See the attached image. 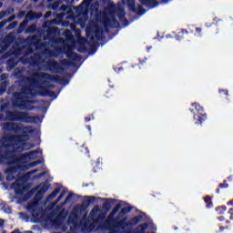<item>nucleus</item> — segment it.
Listing matches in <instances>:
<instances>
[{
	"label": "nucleus",
	"mask_w": 233,
	"mask_h": 233,
	"mask_svg": "<svg viewBox=\"0 0 233 233\" xmlns=\"http://www.w3.org/2000/svg\"><path fill=\"white\" fill-rule=\"evenodd\" d=\"M6 118L9 119V121H22V123H34V121H35V118L31 116L28 113L19 111H8L6 113Z\"/></svg>",
	"instance_id": "obj_3"
},
{
	"label": "nucleus",
	"mask_w": 233,
	"mask_h": 233,
	"mask_svg": "<svg viewBox=\"0 0 233 233\" xmlns=\"http://www.w3.org/2000/svg\"><path fill=\"white\" fill-rule=\"evenodd\" d=\"M15 100H14V106L15 108H20V110H30V107H28V100H26V97H28V93L26 90H23L21 93H15Z\"/></svg>",
	"instance_id": "obj_4"
},
{
	"label": "nucleus",
	"mask_w": 233,
	"mask_h": 233,
	"mask_svg": "<svg viewBox=\"0 0 233 233\" xmlns=\"http://www.w3.org/2000/svg\"><path fill=\"white\" fill-rule=\"evenodd\" d=\"M5 16V13H0V17Z\"/></svg>",
	"instance_id": "obj_26"
},
{
	"label": "nucleus",
	"mask_w": 233,
	"mask_h": 233,
	"mask_svg": "<svg viewBox=\"0 0 233 233\" xmlns=\"http://www.w3.org/2000/svg\"><path fill=\"white\" fill-rule=\"evenodd\" d=\"M204 201H206V203H208L210 201V198H205Z\"/></svg>",
	"instance_id": "obj_22"
},
{
	"label": "nucleus",
	"mask_w": 233,
	"mask_h": 233,
	"mask_svg": "<svg viewBox=\"0 0 233 233\" xmlns=\"http://www.w3.org/2000/svg\"><path fill=\"white\" fill-rule=\"evenodd\" d=\"M88 0H85L82 5L77 8L76 12L79 15V17H82L79 19V23L81 26H85V22L88 18Z\"/></svg>",
	"instance_id": "obj_5"
},
{
	"label": "nucleus",
	"mask_w": 233,
	"mask_h": 233,
	"mask_svg": "<svg viewBox=\"0 0 233 233\" xmlns=\"http://www.w3.org/2000/svg\"><path fill=\"white\" fill-rule=\"evenodd\" d=\"M142 5H146L147 6L154 7L156 6V0H139Z\"/></svg>",
	"instance_id": "obj_11"
},
{
	"label": "nucleus",
	"mask_w": 233,
	"mask_h": 233,
	"mask_svg": "<svg viewBox=\"0 0 233 233\" xmlns=\"http://www.w3.org/2000/svg\"><path fill=\"white\" fill-rule=\"evenodd\" d=\"M99 214V209L97 208H93L92 211L90 212V218L92 221H97V215Z\"/></svg>",
	"instance_id": "obj_9"
},
{
	"label": "nucleus",
	"mask_w": 233,
	"mask_h": 233,
	"mask_svg": "<svg viewBox=\"0 0 233 233\" xmlns=\"http://www.w3.org/2000/svg\"><path fill=\"white\" fill-rule=\"evenodd\" d=\"M191 106V112H194L195 110H197V112H203V107H201V106L198 103L192 104Z\"/></svg>",
	"instance_id": "obj_12"
},
{
	"label": "nucleus",
	"mask_w": 233,
	"mask_h": 233,
	"mask_svg": "<svg viewBox=\"0 0 233 233\" xmlns=\"http://www.w3.org/2000/svg\"><path fill=\"white\" fill-rule=\"evenodd\" d=\"M123 5H127L131 10L134 8L135 0H122Z\"/></svg>",
	"instance_id": "obj_13"
},
{
	"label": "nucleus",
	"mask_w": 233,
	"mask_h": 233,
	"mask_svg": "<svg viewBox=\"0 0 233 233\" xmlns=\"http://www.w3.org/2000/svg\"><path fill=\"white\" fill-rule=\"evenodd\" d=\"M59 6V3H55L52 6L53 10H56Z\"/></svg>",
	"instance_id": "obj_18"
},
{
	"label": "nucleus",
	"mask_w": 233,
	"mask_h": 233,
	"mask_svg": "<svg viewBox=\"0 0 233 233\" xmlns=\"http://www.w3.org/2000/svg\"><path fill=\"white\" fill-rule=\"evenodd\" d=\"M198 117H199L200 122L201 121H205V119H207V116L206 115H202V116L198 115Z\"/></svg>",
	"instance_id": "obj_16"
},
{
	"label": "nucleus",
	"mask_w": 233,
	"mask_h": 233,
	"mask_svg": "<svg viewBox=\"0 0 233 233\" xmlns=\"http://www.w3.org/2000/svg\"><path fill=\"white\" fill-rule=\"evenodd\" d=\"M50 1H52V0H48L49 3H50Z\"/></svg>",
	"instance_id": "obj_34"
},
{
	"label": "nucleus",
	"mask_w": 233,
	"mask_h": 233,
	"mask_svg": "<svg viewBox=\"0 0 233 233\" xmlns=\"http://www.w3.org/2000/svg\"><path fill=\"white\" fill-rule=\"evenodd\" d=\"M62 198H63V195H60L59 198H58V199H62Z\"/></svg>",
	"instance_id": "obj_30"
},
{
	"label": "nucleus",
	"mask_w": 233,
	"mask_h": 233,
	"mask_svg": "<svg viewBox=\"0 0 233 233\" xmlns=\"http://www.w3.org/2000/svg\"><path fill=\"white\" fill-rule=\"evenodd\" d=\"M63 1H65L66 3H67L68 0H60L61 3H63Z\"/></svg>",
	"instance_id": "obj_29"
},
{
	"label": "nucleus",
	"mask_w": 233,
	"mask_h": 233,
	"mask_svg": "<svg viewBox=\"0 0 233 233\" xmlns=\"http://www.w3.org/2000/svg\"><path fill=\"white\" fill-rule=\"evenodd\" d=\"M36 190L38 191V193L36 194L33 203L29 205V208H34V206L37 205L39 199H41V195L45 194V192L48 190V187H46V185L45 184H41L36 187Z\"/></svg>",
	"instance_id": "obj_6"
},
{
	"label": "nucleus",
	"mask_w": 233,
	"mask_h": 233,
	"mask_svg": "<svg viewBox=\"0 0 233 233\" xmlns=\"http://www.w3.org/2000/svg\"><path fill=\"white\" fill-rule=\"evenodd\" d=\"M2 26H4V25H6V22H1Z\"/></svg>",
	"instance_id": "obj_27"
},
{
	"label": "nucleus",
	"mask_w": 233,
	"mask_h": 233,
	"mask_svg": "<svg viewBox=\"0 0 233 233\" xmlns=\"http://www.w3.org/2000/svg\"><path fill=\"white\" fill-rule=\"evenodd\" d=\"M66 201H68V197H66Z\"/></svg>",
	"instance_id": "obj_32"
},
{
	"label": "nucleus",
	"mask_w": 233,
	"mask_h": 233,
	"mask_svg": "<svg viewBox=\"0 0 233 233\" xmlns=\"http://www.w3.org/2000/svg\"><path fill=\"white\" fill-rule=\"evenodd\" d=\"M1 6H3V4H2V3H0V8H1Z\"/></svg>",
	"instance_id": "obj_31"
},
{
	"label": "nucleus",
	"mask_w": 233,
	"mask_h": 233,
	"mask_svg": "<svg viewBox=\"0 0 233 233\" xmlns=\"http://www.w3.org/2000/svg\"><path fill=\"white\" fill-rule=\"evenodd\" d=\"M116 14L118 15V17H121L124 15L125 11L121 7H116V5L114 4H109L106 12L100 18V21L105 28H106V26H108L112 21H116Z\"/></svg>",
	"instance_id": "obj_2"
},
{
	"label": "nucleus",
	"mask_w": 233,
	"mask_h": 233,
	"mask_svg": "<svg viewBox=\"0 0 233 233\" xmlns=\"http://www.w3.org/2000/svg\"><path fill=\"white\" fill-rule=\"evenodd\" d=\"M23 15H25V12H21V13L18 15V17H23Z\"/></svg>",
	"instance_id": "obj_23"
},
{
	"label": "nucleus",
	"mask_w": 233,
	"mask_h": 233,
	"mask_svg": "<svg viewBox=\"0 0 233 233\" xmlns=\"http://www.w3.org/2000/svg\"><path fill=\"white\" fill-rule=\"evenodd\" d=\"M6 108V104H3L1 108H0V111L1 112H5V109Z\"/></svg>",
	"instance_id": "obj_19"
},
{
	"label": "nucleus",
	"mask_w": 233,
	"mask_h": 233,
	"mask_svg": "<svg viewBox=\"0 0 233 233\" xmlns=\"http://www.w3.org/2000/svg\"><path fill=\"white\" fill-rule=\"evenodd\" d=\"M59 194V189H56L55 191L52 192V194L48 197V199H54L56 196Z\"/></svg>",
	"instance_id": "obj_14"
},
{
	"label": "nucleus",
	"mask_w": 233,
	"mask_h": 233,
	"mask_svg": "<svg viewBox=\"0 0 233 233\" xmlns=\"http://www.w3.org/2000/svg\"><path fill=\"white\" fill-rule=\"evenodd\" d=\"M32 1H35H35H37V0H32Z\"/></svg>",
	"instance_id": "obj_33"
},
{
	"label": "nucleus",
	"mask_w": 233,
	"mask_h": 233,
	"mask_svg": "<svg viewBox=\"0 0 233 233\" xmlns=\"http://www.w3.org/2000/svg\"><path fill=\"white\" fill-rule=\"evenodd\" d=\"M5 227V220L0 218V228Z\"/></svg>",
	"instance_id": "obj_17"
},
{
	"label": "nucleus",
	"mask_w": 233,
	"mask_h": 233,
	"mask_svg": "<svg viewBox=\"0 0 233 233\" xmlns=\"http://www.w3.org/2000/svg\"><path fill=\"white\" fill-rule=\"evenodd\" d=\"M5 130H14L16 135L15 137L5 136L0 140L1 147H13L12 151H7L5 155L0 151V165H9L5 170L7 181H12L17 170H25V168H32L37 167L39 162L32 161L41 156L40 150H35L25 155L19 156L17 152L34 148V144L28 142V134L32 132L31 127H19L16 123L8 122L4 125Z\"/></svg>",
	"instance_id": "obj_1"
},
{
	"label": "nucleus",
	"mask_w": 233,
	"mask_h": 233,
	"mask_svg": "<svg viewBox=\"0 0 233 233\" xmlns=\"http://www.w3.org/2000/svg\"><path fill=\"white\" fill-rule=\"evenodd\" d=\"M94 199H96L95 197H88L89 203H92V201H94Z\"/></svg>",
	"instance_id": "obj_20"
},
{
	"label": "nucleus",
	"mask_w": 233,
	"mask_h": 233,
	"mask_svg": "<svg viewBox=\"0 0 233 233\" xmlns=\"http://www.w3.org/2000/svg\"><path fill=\"white\" fill-rule=\"evenodd\" d=\"M59 223V217H56L55 219L50 220V225H57Z\"/></svg>",
	"instance_id": "obj_15"
},
{
	"label": "nucleus",
	"mask_w": 233,
	"mask_h": 233,
	"mask_svg": "<svg viewBox=\"0 0 233 233\" xmlns=\"http://www.w3.org/2000/svg\"><path fill=\"white\" fill-rule=\"evenodd\" d=\"M15 19V15H12L11 17L8 18V21H14Z\"/></svg>",
	"instance_id": "obj_21"
},
{
	"label": "nucleus",
	"mask_w": 233,
	"mask_h": 233,
	"mask_svg": "<svg viewBox=\"0 0 233 233\" xmlns=\"http://www.w3.org/2000/svg\"><path fill=\"white\" fill-rule=\"evenodd\" d=\"M228 205H233V199L228 202Z\"/></svg>",
	"instance_id": "obj_28"
},
{
	"label": "nucleus",
	"mask_w": 233,
	"mask_h": 233,
	"mask_svg": "<svg viewBox=\"0 0 233 233\" xmlns=\"http://www.w3.org/2000/svg\"><path fill=\"white\" fill-rule=\"evenodd\" d=\"M230 214H231V219H233V208L229 210Z\"/></svg>",
	"instance_id": "obj_24"
},
{
	"label": "nucleus",
	"mask_w": 233,
	"mask_h": 233,
	"mask_svg": "<svg viewBox=\"0 0 233 233\" xmlns=\"http://www.w3.org/2000/svg\"><path fill=\"white\" fill-rule=\"evenodd\" d=\"M50 12H47L46 14V17H50Z\"/></svg>",
	"instance_id": "obj_25"
},
{
	"label": "nucleus",
	"mask_w": 233,
	"mask_h": 233,
	"mask_svg": "<svg viewBox=\"0 0 233 233\" xmlns=\"http://www.w3.org/2000/svg\"><path fill=\"white\" fill-rule=\"evenodd\" d=\"M12 187L15 188L16 194H25L26 186H25V180L23 178H18L13 185Z\"/></svg>",
	"instance_id": "obj_7"
},
{
	"label": "nucleus",
	"mask_w": 233,
	"mask_h": 233,
	"mask_svg": "<svg viewBox=\"0 0 233 233\" xmlns=\"http://www.w3.org/2000/svg\"><path fill=\"white\" fill-rule=\"evenodd\" d=\"M63 13L60 14L61 17H63L65 15V12H66V14H68L70 15V14H72V9H70V7L68 5H61V8Z\"/></svg>",
	"instance_id": "obj_10"
},
{
	"label": "nucleus",
	"mask_w": 233,
	"mask_h": 233,
	"mask_svg": "<svg viewBox=\"0 0 233 233\" xmlns=\"http://www.w3.org/2000/svg\"><path fill=\"white\" fill-rule=\"evenodd\" d=\"M41 15H43L41 13H34V12H29L27 13V15H25V21H24L22 23V26L26 25V23H28V21H32V19H39V17H41Z\"/></svg>",
	"instance_id": "obj_8"
}]
</instances>
